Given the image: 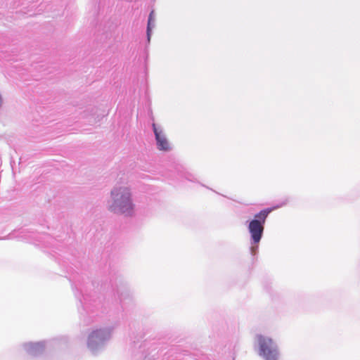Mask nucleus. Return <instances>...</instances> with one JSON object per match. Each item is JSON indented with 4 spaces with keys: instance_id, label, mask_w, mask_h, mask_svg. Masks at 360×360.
I'll return each instance as SVG.
<instances>
[{
    "instance_id": "obj_8",
    "label": "nucleus",
    "mask_w": 360,
    "mask_h": 360,
    "mask_svg": "<svg viewBox=\"0 0 360 360\" xmlns=\"http://www.w3.org/2000/svg\"><path fill=\"white\" fill-rule=\"evenodd\" d=\"M143 360H156L154 356H146L144 357Z\"/></svg>"
},
{
    "instance_id": "obj_7",
    "label": "nucleus",
    "mask_w": 360,
    "mask_h": 360,
    "mask_svg": "<svg viewBox=\"0 0 360 360\" xmlns=\"http://www.w3.org/2000/svg\"><path fill=\"white\" fill-rule=\"evenodd\" d=\"M155 20H156V18H155V12H154V11H152L149 14L148 20L147 39H148V42L150 40L152 30L155 27Z\"/></svg>"
},
{
    "instance_id": "obj_4",
    "label": "nucleus",
    "mask_w": 360,
    "mask_h": 360,
    "mask_svg": "<svg viewBox=\"0 0 360 360\" xmlns=\"http://www.w3.org/2000/svg\"><path fill=\"white\" fill-rule=\"evenodd\" d=\"M259 353L265 360H278V348L274 340L267 337L258 335L257 338Z\"/></svg>"
},
{
    "instance_id": "obj_1",
    "label": "nucleus",
    "mask_w": 360,
    "mask_h": 360,
    "mask_svg": "<svg viewBox=\"0 0 360 360\" xmlns=\"http://www.w3.org/2000/svg\"><path fill=\"white\" fill-rule=\"evenodd\" d=\"M106 209L115 215L133 217L136 214V205L132 187L127 183H116L110 191Z\"/></svg>"
},
{
    "instance_id": "obj_5",
    "label": "nucleus",
    "mask_w": 360,
    "mask_h": 360,
    "mask_svg": "<svg viewBox=\"0 0 360 360\" xmlns=\"http://www.w3.org/2000/svg\"><path fill=\"white\" fill-rule=\"evenodd\" d=\"M152 128L155 134L156 147L158 150L162 152L171 151L172 150V146L163 128L155 123H153Z\"/></svg>"
},
{
    "instance_id": "obj_10",
    "label": "nucleus",
    "mask_w": 360,
    "mask_h": 360,
    "mask_svg": "<svg viewBox=\"0 0 360 360\" xmlns=\"http://www.w3.org/2000/svg\"><path fill=\"white\" fill-rule=\"evenodd\" d=\"M257 248V247H256V248L252 247L251 248V252H252V254H255Z\"/></svg>"
},
{
    "instance_id": "obj_3",
    "label": "nucleus",
    "mask_w": 360,
    "mask_h": 360,
    "mask_svg": "<svg viewBox=\"0 0 360 360\" xmlns=\"http://www.w3.org/2000/svg\"><path fill=\"white\" fill-rule=\"evenodd\" d=\"M271 210H263L255 214L254 219L249 222V231L254 243L257 244L260 241L263 231L264 224Z\"/></svg>"
},
{
    "instance_id": "obj_6",
    "label": "nucleus",
    "mask_w": 360,
    "mask_h": 360,
    "mask_svg": "<svg viewBox=\"0 0 360 360\" xmlns=\"http://www.w3.org/2000/svg\"><path fill=\"white\" fill-rule=\"evenodd\" d=\"M22 347L27 354L37 355L44 351L45 345L44 342H27L25 343Z\"/></svg>"
},
{
    "instance_id": "obj_9",
    "label": "nucleus",
    "mask_w": 360,
    "mask_h": 360,
    "mask_svg": "<svg viewBox=\"0 0 360 360\" xmlns=\"http://www.w3.org/2000/svg\"><path fill=\"white\" fill-rule=\"evenodd\" d=\"M3 105H4V98H3L1 94L0 93V109L2 108Z\"/></svg>"
},
{
    "instance_id": "obj_2",
    "label": "nucleus",
    "mask_w": 360,
    "mask_h": 360,
    "mask_svg": "<svg viewBox=\"0 0 360 360\" xmlns=\"http://www.w3.org/2000/svg\"><path fill=\"white\" fill-rule=\"evenodd\" d=\"M114 327L111 326L96 327L89 330L86 335V347L93 354L104 349L112 336Z\"/></svg>"
}]
</instances>
